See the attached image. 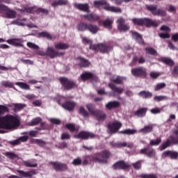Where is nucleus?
Wrapping results in <instances>:
<instances>
[{
	"label": "nucleus",
	"mask_w": 178,
	"mask_h": 178,
	"mask_svg": "<svg viewBox=\"0 0 178 178\" xmlns=\"http://www.w3.org/2000/svg\"><path fill=\"white\" fill-rule=\"evenodd\" d=\"M3 87L8 88H15V87L13 86V83L9 81L3 82Z\"/></svg>",
	"instance_id": "54"
},
{
	"label": "nucleus",
	"mask_w": 178,
	"mask_h": 178,
	"mask_svg": "<svg viewBox=\"0 0 178 178\" xmlns=\"http://www.w3.org/2000/svg\"><path fill=\"white\" fill-rule=\"evenodd\" d=\"M59 5H67V0H58V1L53 2L51 4L54 8L59 6Z\"/></svg>",
	"instance_id": "42"
},
{
	"label": "nucleus",
	"mask_w": 178,
	"mask_h": 178,
	"mask_svg": "<svg viewBox=\"0 0 178 178\" xmlns=\"http://www.w3.org/2000/svg\"><path fill=\"white\" fill-rule=\"evenodd\" d=\"M15 86H18L22 90H30V86L24 82H17Z\"/></svg>",
	"instance_id": "39"
},
{
	"label": "nucleus",
	"mask_w": 178,
	"mask_h": 178,
	"mask_svg": "<svg viewBox=\"0 0 178 178\" xmlns=\"http://www.w3.org/2000/svg\"><path fill=\"white\" fill-rule=\"evenodd\" d=\"M145 51H146V54H148L149 55H153L154 56H156V55H158L156 50L154 49L152 47L146 48Z\"/></svg>",
	"instance_id": "44"
},
{
	"label": "nucleus",
	"mask_w": 178,
	"mask_h": 178,
	"mask_svg": "<svg viewBox=\"0 0 178 178\" xmlns=\"http://www.w3.org/2000/svg\"><path fill=\"white\" fill-rule=\"evenodd\" d=\"M97 120H105L106 119V115L101 111H97V114L93 115Z\"/></svg>",
	"instance_id": "34"
},
{
	"label": "nucleus",
	"mask_w": 178,
	"mask_h": 178,
	"mask_svg": "<svg viewBox=\"0 0 178 178\" xmlns=\"http://www.w3.org/2000/svg\"><path fill=\"white\" fill-rule=\"evenodd\" d=\"M96 162L99 163H106L108 158L111 156V153L108 151H103L101 153L95 154Z\"/></svg>",
	"instance_id": "5"
},
{
	"label": "nucleus",
	"mask_w": 178,
	"mask_h": 178,
	"mask_svg": "<svg viewBox=\"0 0 178 178\" xmlns=\"http://www.w3.org/2000/svg\"><path fill=\"white\" fill-rule=\"evenodd\" d=\"M17 13L15 10L8 9L6 12V17L7 19H16Z\"/></svg>",
	"instance_id": "29"
},
{
	"label": "nucleus",
	"mask_w": 178,
	"mask_h": 178,
	"mask_svg": "<svg viewBox=\"0 0 178 178\" xmlns=\"http://www.w3.org/2000/svg\"><path fill=\"white\" fill-rule=\"evenodd\" d=\"M113 24V19H107L105 21L104 20H99V25L103 26L106 29H108L111 30L112 29V24Z\"/></svg>",
	"instance_id": "14"
},
{
	"label": "nucleus",
	"mask_w": 178,
	"mask_h": 178,
	"mask_svg": "<svg viewBox=\"0 0 178 178\" xmlns=\"http://www.w3.org/2000/svg\"><path fill=\"white\" fill-rule=\"evenodd\" d=\"M163 154L165 156H170L171 159H177L178 158V152H173V151H165L164 152Z\"/></svg>",
	"instance_id": "22"
},
{
	"label": "nucleus",
	"mask_w": 178,
	"mask_h": 178,
	"mask_svg": "<svg viewBox=\"0 0 178 178\" xmlns=\"http://www.w3.org/2000/svg\"><path fill=\"white\" fill-rule=\"evenodd\" d=\"M67 129H68V130H70V131L73 132V131H76V127L74 126V124H67L66 125Z\"/></svg>",
	"instance_id": "61"
},
{
	"label": "nucleus",
	"mask_w": 178,
	"mask_h": 178,
	"mask_svg": "<svg viewBox=\"0 0 178 178\" xmlns=\"http://www.w3.org/2000/svg\"><path fill=\"white\" fill-rule=\"evenodd\" d=\"M131 74L136 77H147V70L143 67L133 68Z\"/></svg>",
	"instance_id": "6"
},
{
	"label": "nucleus",
	"mask_w": 178,
	"mask_h": 178,
	"mask_svg": "<svg viewBox=\"0 0 178 178\" xmlns=\"http://www.w3.org/2000/svg\"><path fill=\"white\" fill-rule=\"evenodd\" d=\"M161 31H164V33H159V37L161 38H170V28L167 26H162L160 29Z\"/></svg>",
	"instance_id": "13"
},
{
	"label": "nucleus",
	"mask_w": 178,
	"mask_h": 178,
	"mask_svg": "<svg viewBox=\"0 0 178 178\" xmlns=\"http://www.w3.org/2000/svg\"><path fill=\"white\" fill-rule=\"evenodd\" d=\"M26 13L35 14V6L27 7L24 9Z\"/></svg>",
	"instance_id": "52"
},
{
	"label": "nucleus",
	"mask_w": 178,
	"mask_h": 178,
	"mask_svg": "<svg viewBox=\"0 0 178 178\" xmlns=\"http://www.w3.org/2000/svg\"><path fill=\"white\" fill-rule=\"evenodd\" d=\"M97 157L96 156H86L83 162H82V165H88V163H90V162H97L96 160Z\"/></svg>",
	"instance_id": "19"
},
{
	"label": "nucleus",
	"mask_w": 178,
	"mask_h": 178,
	"mask_svg": "<svg viewBox=\"0 0 178 178\" xmlns=\"http://www.w3.org/2000/svg\"><path fill=\"white\" fill-rule=\"evenodd\" d=\"M59 81L65 90H71V88L76 86V83L69 80L67 78L61 77L59 79Z\"/></svg>",
	"instance_id": "7"
},
{
	"label": "nucleus",
	"mask_w": 178,
	"mask_h": 178,
	"mask_svg": "<svg viewBox=\"0 0 178 178\" xmlns=\"http://www.w3.org/2000/svg\"><path fill=\"white\" fill-rule=\"evenodd\" d=\"M132 36L134 38H136L137 42H138V44H141L142 45L144 44V40H143V38L141 37V35H140V34H138L136 32H133L132 33Z\"/></svg>",
	"instance_id": "33"
},
{
	"label": "nucleus",
	"mask_w": 178,
	"mask_h": 178,
	"mask_svg": "<svg viewBox=\"0 0 178 178\" xmlns=\"http://www.w3.org/2000/svg\"><path fill=\"white\" fill-rule=\"evenodd\" d=\"M9 112V108L6 106L0 105V115ZM20 125V121L17 118L8 115L0 118V129H6L11 130V129H16Z\"/></svg>",
	"instance_id": "1"
},
{
	"label": "nucleus",
	"mask_w": 178,
	"mask_h": 178,
	"mask_svg": "<svg viewBox=\"0 0 178 178\" xmlns=\"http://www.w3.org/2000/svg\"><path fill=\"white\" fill-rule=\"evenodd\" d=\"M124 80H126V78L124 77L117 76V79H112V81L116 84H122Z\"/></svg>",
	"instance_id": "47"
},
{
	"label": "nucleus",
	"mask_w": 178,
	"mask_h": 178,
	"mask_svg": "<svg viewBox=\"0 0 178 178\" xmlns=\"http://www.w3.org/2000/svg\"><path fill=\"white\" fill-rule=\"evenodd\" d=\"M136 133H137V129H125L121 131L122 134H127L128 136L136 134Z\"/></svg>",
	"instance_id": "45"
},
{
	"label": "nucleus",
	"mask_w": 178,
	"mask_h": 178,
	"mask_svg": "<svg viewBox=\"0 0 178 178\" xmlns=\"http://www.w3.org/2000/svg\"><path fill=\"white\" fill-rule=\"evenodd\" d=\"M88 30H89V31H90V33H92V34H97V33H98V30H99V28L93 24H88Z\"/></svg>",
	"instance_id": "35"
},
{
	"label": "nucleus",
	"mask_w": 178,
	"mask_h": 178,
	"mask_svg": "<svg viewBox=\"0 0 178 178\" xmlns=\"http://www.w3.org/2000/svg\"><path fill=\"white\" fill-rule=\"evenodd\" d=\"M23 22H27V19H20L18 18L17 19H15L12 22V24H15L16 26H26V24Z\"/></svg>",
	"instance_id": "31"
},
{
	"label": "nucleus",
	"mask_w": 178,
	"mask_h": 178,
	"mask_svg": "<svg viewBox=\"0 0 178 178\" xmlns=\"http://www.w3.org/2000/svg\"><path fill=\"white\" fill-rule=\"evenodd\" d=\"M107 109H113L115 108H119L120 106V103L119 102H110L106 104Z\"/></svg>",
	"instance_id": "28"
},
{
	"label": "nucleus",
	"mask_w": 178,
	"mask_h": 178,
	"mask_svg": "<svg viewBox=\"0 0 178 178\" xmlns=\"http://www.w3.org/2000/svg\"><path fill=\"white\" fill-rule=\"evenodd\" d=\"M139 177L140 178H158V175L155 174H141Z\"/></svg>",
	"instance_id": "48"
},
{
	"label": "nucleus",
	"mask_w": 178,
	"mask_h": 178,
	"mask_svg": "<svg viewBox=\"0 0 178 178\" xmlns=\"http://www.w3.org/2000/svg\"><path fill=\"white\" fill-rule=\"evenodd\" d=\"M63 107H64L65 109L67 111H73L74 108L76 107V103L72 101H67L63 105Z\"/></svg>",
	"instance_id": "16"
},
{
	"label": "nucleus",
	"mask_w": 178,
	"mask_h": 178,
	"mask_svg": "<svg viewBox=\"0 0 178 178\" xmlns=\"http://www.w3.org/2000/svg\"><path fill=\"white\" fill-rule=\"evenodd\" d=\"M154 126L155 124L146 125L139 131V133H143V134L151 133L154 130Z\"/></svg>",
	"instance_id": "18"
},
{
	"label": "nucleus",
	"mask_w": 178,
	"mask_h": 178,
	"mask_svg": "<svg viewBox=\"0 0 178 178\" xmlns=\"http://www.w3.org/2000/svg\"><path fill=\"white\" fill-rule=\"evenodd\" d=\"M130 165L128 164L127 163L124 162V161H120L117 163H115L113 165V168L115 169V170H117L118 169H129L130 168Z\"/></svg>",
	"instance_id": "12"
},
{
	"label": "nucleus",
	"mask_w": 178,
	"mask_h": 178,
	"mask_svg": "<svg viewBox=\"0 0 178 178\" xmlns=\"http://www.w3.org/2000/svg\"><path fill=\"white\" fill-rule=\"evenodd\" d=\"M140 95H141V97L143 98H151V97H152V93L149 92L142 91L140 92Z\"/></svg>",
	"instance_id": "53"
},
{
	"label": "nucleus",
	"mask_w": 178,
	"mask_h": 178,
	"mask_svg": "<svg viewBox=\"0 0 178 178\" xmlns=\"http://www.w3.org/2000/svg\"><path fill=\"white\" fill-rule=\"evenodd\" d=\"M5 155H6V156H7V158H9V159H16V158H18L17 154H16L12 152H6Z\"/></svg>",
	"instance_id": "46"
},
{
	"label": "nucleus",
	"mask_w": 178,
	"mask_h": 178,
	"mask_svg": "<svg viewBox=\"0 0 178 178\" xmlns=\"http://www.w3.org/2000/svg\"><path fill=\"white\" fill-rule=\"evenodd\" d=\"M147 10L152 12L156 16H165L166 13L163 10H156V6H146Z\"/></svg>",
	"instance_id": "11"
},
{
	"label": "nucleus",
	"mask_w": 178,
	"mask_h": 178,
	"mask_svg": "<svg viewBox=\"0 0 178 178\" xmlns=\"http://www.w3.org/2000/svg\"><path fill=\"white\" fill-rule=\"evenodd\" d=\"M88 111L90 112V115L94 116L95 115H98V110H95V106L92 104H88L86 105Z\"/></svg>",
	"instance_id": "21"
},
{
	"label": "nucleus",
	"mask_w": 178,
	"mask_h": 178,
	"mask_svg": "<svg viewBox=\"0 0 178 178\" xmlns=\"http://www.w3.org/2000/svg\"><path fill=\"white\" fill-rule=\"evenodd\" d=\"M162 143V138L161 137L157 138L154 140H151L149 142V145L154 146V145H159Z\"/></svg>",
	"instance_id": "43"
},
{
	"label": "nucleus",
	"mask_w": 178,
	"mask_h": 178,
	"mask_svg": "<svg viewBox=\"0 0 178 178\" xmlns=\"http://www.w3.org/2000/svg\"><path fill=\"white\" fill-rule=\"evenodd\" d=\"M20 60L24 65H34V62L30 59L21 58Z\"/></svg>",
	"instance_id": "57"
},
{
	"label": "nucleus",
	"mask_w": 178,
	"mask_h": 178,
	"mask_svg": "<svg viewBox=\"0 0 178 178\" xmlns=\"http://www.w3.org/2000/svg\"><path fill=\"white\" fill-rule=\"evenodd\" d=\"M74 138H80L81 140H88V138H95V134L91 132L81 131L74 136Z\"/></svg>",
	"instance_id": "8"
},
{
	"label": "nucleus",
	"mask_w": 178,
	"mask_h": 178,
	"mask_svg": "<svg viewBox=\"0 0 178 178\" xmlns=\"http://www.w3.org/2000/svg\"><path fill=\"white\" fill-rule=\"evenodd\" d=\"M166 87V83H159L155 87V91H159V90H162V88H165Z\"/></svg>",
	"instance_id": "56"
},
{
	"label": "nucleus",
	"mask_w": 178,
	"mask_h": 178,
	"mask_svg": "<svg viewBox=\"0 0 178 178\" xmlns=\"http://www.w3.org/2000/svg\"><path fill=\"white\" fill-rule=\"evenodd\" d=\"M132 22L135 26H145L146 27H158V23L149 18H134Z\"/></svg>",
	"instance_id": "2"
},
{
	"label": "nucleus",
	"mask_w": 178,
	"mask_h": 178,
	"mask_svg": "<svg viewBox=\"0 0 178 178\" xmlns=\"http://www.w3.org/2000/svg\"><path fill=\"white\" fill-rule=\"evenodd\" d=\"M47 54L51 58H55L56 56H63V55H65V53H63V52H60V53L55 52V50H54V49H52V48H49L47 49Z\"/></svg>",
	"instance_id": "23"
},
{
	"label": "nucleus",
	"mask_w": 178,
	"mask_h": 178,
	"mask_svg": "<svg viewBox=\"0 0 178 178\" xmlns=\"http://www.w3.org/2000/svg\"><path fill=\"white\" fill-rule=\"evenodd\" d=\"M41 118H33L30 122L29 126H37V124H40L42 122Z\"/></svg>",
	"instance_id": "41"
},
{
	"label": "nucleus",
	"mask_w": 178,
	"mask_h": 178,
	"mask_svg": "<svg viewBox=\"0 0 178 178\" xmlns=\"http://www.w3.org/2000/svg\"><path fill=\"white\" fill-rule=\"evenodd\" d=\"M26 45H27V47H29V48H32L33 49H39V48H40L37 44H35L31 42H28Z\"/></svg>",
	"instance_id": "58"
},
{
	"label": "nucleus",
	"mask_w": 178,
	"mask_h": 178,
	"mask_svg": "<svg viewBox=\"0 0 178 178\" xmlns=\"http://www.w3.org/2000/svg\"><path fill=\"white\" fill-rule=\"evenodd\" d=\"M105 10L108 12H113L114 13H122V8L119 7L111 6V5L107 4L105 7Z\"/></svg>",
	"instance_id": "17"
},
{
	"label": "nucleus",
	"mask_w": 178,
	"mask_h": 178,
	"mask_svg": "<svg viewBox=\"0 0 178 178\" xmlns=\"http://www.w3.org/2000/svg\"><path fill=\"white\" fill-rule=\"evenodd\" d=\"M108 2L105 0H99V1H94V6L95 8H101V6H103L104 9H105V7L108 5Z\"/></svg>",
	"instance_id": "26"
},
{
	"label": "nucleus",
	"mask_w": 178,
	"mask_h": 178,
	"mask_svg": "<svg viewBox=\"0 0 178 178\" xmlns=\"http://www.w3.org/2000/svg\"><path fill=\"white\" fill-rule=\"evenodd\" d=\"M147 111H148V108H141L136 111L134 114L136 116H138V118H143L146 115Z\"/></svg>",
	"instance_id": "25"
},
{
	"label": "nucleus",
	"mask_w": 178,
	"mask_h": 178,
	"mask_svg": "<svg viewBox=\"0 0 178 178\" xmlns=\"http://www.w3.org/2000/svg\"><path fill=\"white\" fill-rule=\"evenodd\" d=\"M161 62H163V63H165V65H168V66H173L175 65V62L173 61V60L169 58H161Z\"/></svg>",
	"instance_id": "36"
},
{
	"label": "nucleus",
	"mask_w": 178,
	"mask_h": 178,
	"mask_svg": "<svg viewBox=\"0 0 178 178\" xmlns=\"http://www.w3.org/2000/svg\"><path fill=\"white\" fill-rule=\"evenodd\" d=\"M79 115H82L83 118H90V113L86 111V108L83 106L79 107Z\"/></svg>",
	"instance_id": "38"
},
{
	"label": "nucleus",
	"mask_w": 178,
	"mask_h": 178,
	"mask_svg": "<svg viewBox=\"0 0 178 178\" xmlns=\"http://www.w3.org/2000/svg\"><path fill=\"white\" fill-rule=\"evenodd\" d=\"M90 49L92 51H99L102 54H108V52L112 49V47L106 43H100L97 44H91Z\"/></svg>",
	"instance_id": "4"
},
{
	"label": "nucleus",
	"mask_w": 178,
	"mask_h": 178,
	"mask_svg": "<svg viewBox=\"0 0 178 178\" xmlns=\"http://www.w3.org/2000/svg\"><path fill=\"white\" fill-rule=\"evenodd\" d=\"M134 62H138L140 65H143V63H145V58L143 56L139 57L138 59L136 57H134Z\"/></svg>",
	"instance_id": "49"
},
{
	"label": "nucleus",
	"mask_w": 178,
	"mask_h": 178,
	"mask_svg": "<svg viewBox=\"0 0 178 178\" xmlns=\"http://www.w3.org/2000/svg\"><path fill=\"white\" fill-rule=\"evenodd\" d=\"M55 48H56V49L65 50V49H67V48H69V44L63 43V42H60V43H57L55 45Z\"/></svg>",
	"instance_id": "37"
},
{
	"label": "nucleus",
	"mask_w": 178,
	"mask_h": 178,
	"mask_svg": "<svg viewBox=\"0 0 178 178\" xmlns=\"http://www.w3.org/2000/svg\"><path fill=\"white\" fill-rule=\"evenodd\" d=\"M108 87L113 90L115 92H117V94H122L124 91V88H118L116 86H115L113 83H109Z\"/></svg>",
	"instance_id": "27"
},
{
	"label": "nucleus",
	"mask_w": 178,
	"mask_h": 178,
	"mask_svg": "<svg viewBox=\"0 0 178 178\" xmlns=\"http://www.w3.org/2000/svg\"><path fill=\"white\" fill-rule=\"evenodd\" d=\"M126 23V19L123 17H120L117 20L118 29L120 31H128L130 30V26H129Z\"/></svg>",
	"instance_id": "9"
},
{
	"label": "nucleus",
	"mask_w": 178,
	"mask_h": 178,
	"mask_svg": "<svg viewBox=\"0 0 178 178\" xmlns=\"http://www.w3.org/2000/svg\"><path fill=\"white\" fill-rule=\"evenodd\" d=\"M174 136H170V139H168L164 142L160 147L161 151L166 149L168 147H170L172 144H178V129H176L173 131Z\"/></svg>",
	"instance_id": "3"
},
{
	"label": "nucleus",
	"mask_w": 178,
	"mask_h": 178,
	"mask_svg": "<svg viewBox=\"0 0 178 178\" xmlns=\"http://www.w3.org/2000/svg\"><path fill=\"white\" fill-rule=\"evenodd\" d=\"M78 60H79L81 66L83 67H86L89 65L88 61L83 58H79Z\"/></svg>",
	"instance_id": "50"
},
{
	"label": "nucleus",
	"mask_w": 178,
	"mask_h": 178,
	"mask_svg": "<svg viewBox=\"0 0 178 178\" xmlns=\"http://www.w3.org/2000/svg\"><path fill=\"white\" fill-rule=\"evenodd\" d=\"M78 30L79 31H84L85 30H88V24L81 23L78 26Z\"/></svg>",
	"instance_id": "51"
},
{
	"label": "nucleus",
	"mask_w": 178,
	"mask_h": 178,
	"mask_svg": "<svg viewBox=\"0 0 178 178\" xmlns=\"http://www.w3.org/2000/svg\"><path fill=\"white\" fill-rule=\"evenodd\" d=\"M155 154L156 152H155V150H154V149H147V156L152 157L155 155Z\"/></svg>",
	"instance_id": "64"
},
{
	"label": "nucleus",
	"mask_w": 178,
	"mask_h": 178,
	"mask_svg": "<svg viewBox=\"0 0 178 178\" xmlns=\"http://www.w3.org/2000/svg\"><path fill=\"white\" fill-rule=\"evenodd\" d=\"M165 99H168L166 96H155L154 97V101L156 102H159L160 101H165Z\"/></svg>",
	"instance_id": "55"
},
{
	"label": "nucleus",
	"mask_w": 178,
	"mask_h": 178,
	"mask_svg": "<svg viewBox=\"0 0 178 178\" xmlns=\"http://www.w3.org/2000/svg\"><path fill=\"white\" fill-rule=\"evenodd\" d=\"M132 165L134 169H136L137 170H138V169H141V161L133 163Z\"/></svg>",
	"instance_id": "63"
},
{
	"label": "nucleus",
	"mask_w": 178,
	"mask_h": 178,
	"mask_svg": "<svg viewBox=\"0 0 178 178\" xmlns=\"http://www.w3.org/2000/svg\"><path fill=\"white\" fill-rule=\"evenodd\" d=\"M116 148H122L123 147H128V148H133V143H127L126 142H120L115 144Z\"/></svg>",
	"instance_id": "30"
},
{
	"label": "nucleus",
	"mask_w": 178,
	"mask_h": 178,
	"mask_svg": "<svg viewBox=\"0 0 178 178\" xmlns=\"http://www.w3.org/2000/svg\"><path fill=\"white\" fill-rule=\"evenodd\" d=\"M52 165L57 172H60L62 170H66L67 169V165L66 164L60 163H52Z\"/></svg>",
	"instance_id": "15"
},
{
	"label": "nucleus",
	"mask_w": 178,
	"mask_h": 178,
	"mask_svg": "<svg viewBox=\"0 0 178 178\" xmlns=\"http://www.w3.org/2000/svg\"><path fill=\"white\" fill-rule=\"evenodd\" d=\"M23 163L26 168H37V166H38V164L34 163L33 161H25Z\"/></svg>",
	"instance_id": "40"
},
{
	"label": "nucleus",
	"mask_w": 178,
	"mask_h": 178,
	"mask_svg": "<svg viewBox=\"0 0 178 178\" xmlns=\"http://www.w3.org/2000/svg\"><path fill=\"white\" fill-rule=\"evenodd\" d=\"M83 19H87L89 22H97L99 20V17L93 14H88L83 16Z\"/></svg>",
	"instance_id": "24"
},
{
	"label": "nucleus",
	"mask_w": 178,
	"mask_h": 178,
	"mask_svg": "<svg viewBox=\"0 0 178 178\" xmlns=\"http://www.w3.org/2000/svg\"><path fill=\"white\" fill-rule=\"evenodd\" d=\"M76 9H79V10H83V12H88L90 7L87 3H74V4Z\"/></svg>",
	"instance_id": "20"
},
{
	"label": "nucleus",
	"mask_w": 178,
	"mask_h": 178,
	"mask_svg": "<svg viewBox=\"0 0 178 178\" xmlns=\"http://www.w3.org/2000/svg\"><path fill=\"white\" fill-rule=\"evenodd\" d=\"M26 105L22 104H14L15 111H22Z\"/></svg>",
	"instance_id": "59"
},
{
	"label": "nucleus",
	"mask_w": 178,
	"mask_h": 178,
	"mask_svg": "<svg viewBox=\"0 0 178 178\" xmlns=\"http://www.w3.org/2000/svg\"><path fill=\"white\" fill-rule=\"evenodd\" d=\"M161 76V73L159 72H152L149 74V76L151 79H158Z\"/></svg>",
	"instance_id": "60"
},
{
	"label": "nucleus",
	"mask_w": 178,
	"mask_h": 178,
	"mask_svg": "<svg viewBox=\"0 0 178 178\" xmlns=\"http://www.w3.org/2000/svg\"><path fill=\"white\" fill-rule=\"evenodd\" d=\"M81 77L83 81H86V80H90V79H94V74L91 72H85L81 74Z\"/></svg>",
	"instance_id": "32"
},
{
	"label": "nucleus",
	"mask_w": 178,
	"mask_h": 178,
	"mask_svg": "<svg viewBox=\"0 0 178 178\" xmlns=\"http://www.w3.org/2000/svg\"><path fill=\"white\" fill-rule=\"evenodd\" d=\"M120 127H122V124L120 122L114 121L111 122L108 124V129L109 130L108 133H110V134L116 133V131H118Z\"/></svg>",
	"instance_id": "10"
},
{
	"label": "nucleus",
	"mask_w": 178,
	"mask_h": 178,
	"mask_svg": "<svg viewBox=\"0 0 178 178\" xmlns=\"http://www.w3.org/2000/svg\"><path fill=\"white\" fill-rule=\"evenodd\" d=\"M61 140H70V135L66 132L63 133L61 135Z\"/></svg>",
	"instance_id": "62"
}]
</instances>
